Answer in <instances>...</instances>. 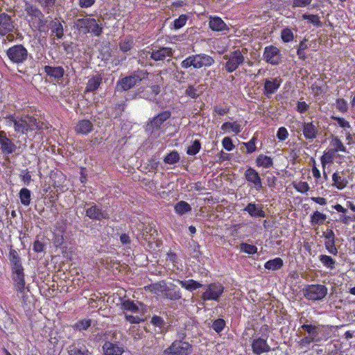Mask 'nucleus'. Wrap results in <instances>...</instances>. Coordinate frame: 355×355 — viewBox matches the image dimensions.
Here are the masks:
<instances>
[{
    "instance_id": "obj_59",
    "label": "nucleus",
    "mask_w": 355,
    "mask_h": 355,
    "mask_svg": "<svg viewBox=\"0 0 355 355\" xmlns=\"http://www.w3.org/2000/svg\"><path fill=\"white\" fill-rule=\"evenodd\" d=\"M319 341H320V338H315L309 337V336H307V337H304V338L300 339V340L298 341V345L302 348L308 347V346H309L311 344V343L319 342Z\"/></svg>"
},
{
    "instance_id": "obj_30",
    "label": "nucleus",
    "mask_w": 355,
    "mask_h": 355,
    "mask_svg": "<svg viewBox=\"0 0 355 355\" xmlns=\"http://www.w3.org/2000/svg\"><path fill=\"white\" fill-rule=\"evenodd\" d=\"M50 183L51 184V186L56 187V188H61L63 187L64 182L66 181V177L61 171H52L50 174Z\"/></svg>"
},
{
    "instance_id": "obj_38",
    "label": "nucleus",
    "mask_w": 355,
    "mask_h": 355,
    "mask_svg": "<svg viewBox=\"0 0 355 355\" xmlns=\"http://www.w3.org/2000/svg\"><path fill=\"white\" fill-rule=\"evenodd\" d=\"M46 74L55 79H60L64 76V69L62 67H49V65H46Z\"/></svg>"
},
{
    "instance_id": "obj_51",
    "label": "nucleus",
    "mask_w": 355,
    "mask_h": 355,
    "mask_svg": "<svg viewBox=\"0 0 355 355\" xmlns=\"http://www.w3.org/2000/svg\"><path fill=\"white\" fill-rule=\"evenodd\" d=\"M324 246L327 251L332 255L336 256L338 253V250L336 246V239H328L324 242Z\"/></svg>"
},
{
    "instance_id": "obj_5",
    "label": "nucleus",
    "mask_w": 355,
    "mask_h": 355,
    "mask_svg": "<svg viewBox=\"0 0 355 355\" xmlns=\"http://www.w3.org/2000/svg\"><path fill=\"white\" fill-rule=\"evenodd\" d=\"M149 73L146 70L134 71L128 76L121 78L116 81L115 89L116 92H122L130 90L136 87L141 81L148 77Z\"/></svg>"
},
{
    "instance_id": "obj_17",
    "label": "nucleus",
    "mask_w": 355,
    "mask_h": 355,
    "mask_svg": "<svg viewBox=\"0 0 355 355\" xmlns=\"http://www.w3.org/2000/svg\"><path fill=\"white\" fill-rule=\"evenodd\" d=\"M67 227L66 223L61 220L60 222H57L53 227V238L52 240L54 243L55 246L59 247L63 245L65 240V231Z\"/></svg>"
},
{
    "instance_id": "obj_29",
    "label": "nucleus",
    "mask_w": 355,
    "mask_h": 355,
    "mask_svg": "<svg viewBox=\"0 0 355 355\" xmlns=\"http://www.w3.org/2000/svg\"><path fill=\"white\" fill-rule=\"evenodd\" d=\"M93 130L94 124L87 119L78 121L75 126V132L80 135H88Z\"/></svg>"
},
{
    "instance_id": "obj_56",
    "label": "nucleus",
    "mask_w": 355,
    "mask_h": 355,
    "mask_svg": "<svg viewBox=\"0 0 355 355\" xmlns=\"http://www.w3.org/2000/svg\"><path fill=\"white\" fill-rule=\"evenodd\" d=\"M133 46V40L132 37H125L119 44V49L123 52H128L130 51Z\"/></svg>"
},
{
    "instance_id": "obj_33",
    "label": "nucleus",
    "mask_w": 355,
    "mask_h": 355,
    "mask_svg": "<svg viewBox=\"0 0 355 355\" xmlns=\"http://www.w3.org/2000/svg\"><path fill=\"white\" fill-rule=\"evenodd\" d=\"M332 186L338 190L345 189L348 184V180L345 177L340 175L339 172H336L332 174Z\"/></svg>"
},
{
    "instance_id": "obj_2",
    "label": "nucleus",
    "mask_w": 355,
    "mask_h": 355,
    "mask_svg": "<svg viewBox=\"0 0 355 355\" xmlns=\"http://www.w3.org/2000/svg\"><path fill=\"white\" fill-rule=\"evenodd\" d=\"M242 338L248 340L251 343L252 353L255 355H261L263 353L270 352L271 347L269 345L268 334L259 335L254 329L245 328L242 334Z\"/></svg>"
},
{
    "instance_id": "obj_43",
    "label": "nucleus",
    "mask_w": 355,
    "mask_h": 355,
    "mask_svg": "<svg viewBox=\"0 0 355 355\" xmlns=\"http://www.w3.org/2000/svg\"><path fill=\"white\" fill-rule=\"evenodd\" d=\"M68 352L69 355H88L89 349L85 345H72Z\"/></svg>"
},
{
    "instance_id": "obj_28",
    "label": "nucleus",
    "mask_w": 355,
    "mask_h": 355,
    "mask_svg": "<svg viewBox=\"0 0 355 355\" xmlns=\"http://www.w3.org/2000/svg\"><path fill=\"white\" fill-rule=\"evenodd\" d=\"M164 295L166 298L171 300H180L182 296L180 288H178V287L174 284L167 286L166 282L164 288Z\"/></svg>"
},
{
    "instance_id": "obj_9",
    "label": "nucleus",
    "mask_w": 355,
    "mask_h": 355,
    "mask_svg": "<svg viewBox=\"0 0 355 355\" xmlns=\"http://www.w3.org/2000/svg\"><path fill=\"white\" fill-rule=\"evenodd\" d=\"M247 49H239L230 51V53L225 54L223 59L226 60L224 67L227 72L231 73L237 70L239 67L243 64L245 60V54L247 53Z\"/></svg>"
},
{
    "instance_id": "obj_11",
    "label": "nucleus",
    "mask_w": 355,
    "mask_h": 355,
    "mask_svg": "<svg viewBox=\"0 0 355 355\" xmlns=\"http://www.w3.org/2000/svg\"><path fill=\"white\" fill-rule=\"evenodd\" d=\"M328 288L325 285L321 284H310L306 285L302 288V294L304 297L313 302L321 300L327 296Z\"/></svg>"
},
{
    "instance_id": "obj_3",
    "label": "nucleus",
    "mask_w": 355,
    "mask_h": 355,
    "mask_svg": "<svg viewBox=\"0 0 355 355\" xmlns=\"http://www.w3.org/2000/svg\"><path fill=\"white\" fill-rule=\"evenodd\" d=\"M8 259L12 266V279L15 282L16 288L19 292L24 293L26 288L25 287L24 268L18 252L11 248Z\"/></svg>"
},
{
    "instance_id": "obj_52",
    "label": "nucleus",
    "mask_w": 355,
    "mask_h": 355,
    "mask_svg": "<svg viewBox=\"0 0 355 355\" xmlns=\"http://www.w3.org/2000/svg\"><path fill=\"white\" fill-rule=\"evenodd\" d=\"M201 148V141L198 139L194 140L191 146L187 147V154L194 156L199 153Z\"/></svg>"
},
{
    "instance_id": "obj_20",
    "label": "nucleus",
    "mask_w": 355,
    "mask_h": 355,
    "mask_svg": "<svg viewBox=\"0 0 355 355\" xmlns=\"http://www.w3.org/2000/svg\"><path fill=\"white\" fill-rule=\"evenodd\" d=\"M15 29V21L12 17L5 13H0V35L4 36Z\"/></svg>"
},
{
    "instance_id": "obj_49",
    "label": "nucleus",
    "mask_w": 355,
    "mask_h": 355,
    "mask_svg": "<svg viewBox=\"0 0 355 355\" xmlns=\"http://www.w3.org/2000/svg\"><path fill=\"white\" fill-rule=\"evenodd\" d=\"M281 38L284 42H292L295 38L293 30L288 27L282 29Z\"/></svg>"
},
{
    "instance_id": "obj_10",
    "label": "nucleus",
    "mask_w": 355,
    "mask_h": 355,
    "mask_svg": "<svg viewBox=\"0 0 355 355\" xmlns=\"http://www.w3.org/2000/svg\"><path fill=\"white\" fill-rule=\"evenodd\" d=\"M25 11L30 17L29 22L34 30H37L40 33L44 31V15L34 5L26 3Z\"/></svg>"
},
{
    "instance_id": "obj_60",
    "label": "nucleus",
    "mask_w": 355,
    "mask_h": 355,
    "mask_svg": "<svg viewBox=\"0 0 355 355\" xmlns=\"http://www.w3.org/2000/svg\"><path fill=\"white\" fill-rule=\"evenodd\" d=\"M226 325V322L223 318L216 319L211 325V328L215 330L216 332L220 333L224 329Z\"/></svg>"
},
{
    "instance_id": "obj_44",
    "label": "nucleus",
    "mask_w": 355,
    "mask_h": 355,
    "mask_svg": "<svg viewBox=\"0 0 355 355\" xmlns=\"http://www.w3.org/2000/svg\"><path fill=\"white\" fill-rule=\"evenodd\" d=\"M302 19H306L310 24L315 26V27H322V22L318 15L303 14Z\"/></svg>"
},
{
    "instance_id": "obj_58",
    "label": "nucleus",
    "mask_w": 355,
    "mask_h": 355,
    "mask_svg": "<svg viewBox=\"0 0 355 355\" xmlns=\"http://www.w3.org/2000/svg\"><path fill=\"white\" fill-rule=\"evenodd\" d=\"M295 189L300 193H306L310 190V186L308 182H299L293 184Z\"/></svg>"
},
{
    "instance_id": "obj_54",
    "label": "nucleus",
    "mask_w": 355,
    "mask_h": 355,
    "mask_svg": "<svg viewBox=\"0 0 355 355\" xmlns=\"http://www.w3.org/2000/svg\"><path fill=\"white\" fill-rule=\"evenodd\" d=\"M188 19V15L186 14L180 15L178 18L175 19L173 21V27L174 29H180L185 26Z\"/></svg>"
},
{
    "instance_id": "obj_53",
    "label": "nucleus",
    "mask_w": 355,
    "mask_h": 355,
    "mask_svg": "<svg viewBox=\"0 0 355 355\" xmlns=\"http://www.w3.org/2000/svg\"><path fill=\"white\" fill-rule=\"evenodd\" d=\"M122 308L127 311L133 313H138L139 311V306L135 304V302L130 301V300H125L122 303Z\"/></svg>"
},
{
    "instance_id": "obj_7",
    "label": "nucleus",
    "mask_w": 355,
    "mask_h": 355,
    "mask_svg": "<svg viewBox=\"0 0 355 355\" xmlns=\"http://www.w3.org/2000/svg\"><path fill=\"white\" fill-rule=\"evenodd\" d=\"M214 64V60L211 55L205 53L192 54L188 55L180 62V67L184 69L193 67L200 69L209 67Z\"/></svg>"
},
{
    "instance_id": "obj_22",
    "label": "nucleus",
    "mask_w": 355,
    "mask_h": 355,
    "mask_svg": "<svg viewBox=\"0 0 355 355\" xmlns=\"http://www.w3.org/2000/svg\"><path fill=\"white\" fill-rule=\"evenodd\" d=\"M342 155H336L332 147L327 148L323 153V155L320 157V163L322 167H327V164H334L335 160L343 159ZM338 163H341V161H336Z\"/></svg>"
},
{
    "instance_id": "obj_45",
    "label": "nucleus",
    "mask_w": 355,
    "mask_h": 355,
    "mask_svg": "<svg viewBox=\"0 0 355 355\" xmlns=\"http://www.w3.org/2000/svg\"><path fill=\"white\" fill-rule=\"evenodd\" d=\"M165 287V282L164 280H161V282H158L156 283H152L150 285L144 286V289L146 291H149L152 293H155L157 291L158 292H162L164 293Z\"/></svg>"
},
{
    "instance_id": "obj_34",
    "label": "nucleus",
    "mask_w": 355,
    "mask_h": 355,
    "mask_svg": "<svg viewBox=\"0 0 355 355\" xmlns=\"http://www.w3.org/2000/svg\"><path fill=\"white\" fill-rule=\"evenodd\" d=\"M330 146H331L336 155H339L338 152L340 151L343 152L344 153H347L348 152L347 148L344 146L341 139L337 136L331 137Z\"/></svg>"
},
{
    "instance_id": "obj_4",
    "label": "nucleus",
    "mask_w": 355,
    "mask_h": 355,
    "mask_svg": "<svg viewBox=\"0 0 355 355\" xmlns=\"http://www.w3.org/2000/svg\"><path fill=\"white\" fill-rule=\"evenodd\" d=\"M79 34H91L94 36H100L103 34V26L98 24L96 19L93 17H83L76 19L73 25Z\"/></svg>"
},
{
    "instance_id": "obj_23",
    "label": "nucleus",
    "mask_w": 355,
    "mask_h": 355,
    "mask_svg": "<svg viewBox=\"0 0 355 355\" xmlns=\"http://www.w3.org/2000/svg\"><path fill=\"white\" fill-rule=\"evenodd\" d=\"M63 20H60V19L54 18L51 21H49L48 24V28L51 32V35L54 36L58 39L62 38L64 35V28H63Z\"/></svg>"
},
{
    "instance_id": "obj_25",
    "label": "nucleus",
    "mask_w": 355,
    "mask_h": 355,
    "mask_svg": "<svg viewBox=\"0 0 355 355\" xmlns=\"http://www.w3.org/2000/svg\"><path fill=\"white\" fill-rule=\"evenodd\" d=\"M103 349L105 355H122L124 348L118 343L106 341L103 345Z\"/></svg>"
},
{
    "instance_id": "obj_32",
    "label": "nucleus",
    "mask_w": 355,
    "mask_h": 355,
    "mask_svg": "<svg viewBox=\"0 0 355 355\" xmlns=\"http://www.w3.org/2000/svg\"><path fill=\"white\" fill-rule=\"evenodd\" d=\"M209 27L213 31H225V30H229L230 28L225 24L222 18L219 17H210L209 21Z\"/></svg>"
},
{
    "instance_id": "obj_37",
    "label": "nucleus",
    "mask_w": 355,
    "mask_h": 355,
    "mask_svg": "<svg viewBox=\"0 0 355 355\" xmlns=\"http://www.w3.org/2000/svg\"><path fill=\"white\" fill-rule=\"evenodd\" d=\"M327 218L326 214L315 210L310 216V223L312 226L322 225L325 223Z\"/></svg>"
},
{
    "instance_id": "obj_41",
    "label": "nucleus",
    "mask_w": 355,
    "mask_h": 355,
    "mask_svg": "<svg viewBox=\"0 0 355 355\" xmlns=\"http://www.w3.org/2000/svg\"><path fill=\"white\" fill-rule=\"evenodd\" d=\"M192 209L191 205L185 200H180V202H177L174 205V211L179 216H183L189 211H191Z\"/></svg>"
},
{
    "instance_id": "obj_47",
    "label": "nucleus",
    "mask_w": 355,
    "mask_h": 355,
    "mask_svg": "<svg viewBox=\"0 0 355 355\" xmlns=\"http://www.w3.org/2000/svg\"><path fill=\"white\" fill-rule=\"evenodd\" d=\"M239 250L242 252L248 254L249 255H253L257 252L258 248L256 245H250L248 243H241L239 244Z\"/></svg>"
},
{
    "instance_id": "obj_64",
    "label": "nucleus",
    "mask_w": 355,
    "mask_h": 355,
    "mask_svg": "<svg viewBox=\"0 0 355 355\" xmlns=\"http://www.w3.org/2000/svg\"><path fill=\"white\" fill-rule=\"evenodd\" d=\"M230 107H220V106H214L213 110V116H216V115H225L229 113Z\"/></svg>"
},
{
    "instance_id": "obj_14",
    "label": "nucleus",
    "mask_w": 355,
    "mask_h": 355,
    "mask_svg": "<svg viewBox=\"0 0 355 355\" xmlns=\"http://www.w3.org/2000/svg\"><path fill=\"white\" fill-rule=\"evenodd\" d=\"M281 51L275 45L270 44L266 46L263 52L264 61L272 65L279 64L282 62Z\"/></svg>"
},
{
    "instance_id": "obj_40",
    "label": "nucleus",
    "mask_w": 355,
    "mask_h": 355,
    "mask_svg": "<svg viewBox=\"0 0 355 355\" xmlns=\"http://www.w3.org/2000/svg\"><path fill=\"white\" fill-rule=\"evenodd\" d=\"M318 260L327 269L334 270L336 268V261L331 256L320 254L318 256Z\"/></svg>"
},
{
    "instance_id": "obj_8",
    "label": "nucleus",
    "mask_w": 355,
    "mask_h": 355,
    "mask_svg": "<svg viewBox=\"0 0 355 355\" xmlns=\"http://www.w3.org/2000/svg\"><path fill=\"white\" fill-rule=\"evenodd\" d=\"M184 333L181 338L176 339L163 351L162 355H190L193 352V345L191 343L184 340Z\"/></svg>"
},
{
    "instance_id": "obj_21",
    "label": "nucleus",
    "mask_w": 355,
    "mask_h": 355,
    "mask_svg": "<svg viewBox=\"0 0 355 355\" xmlns=\"http://www.w3.org/2000/svg\"><path fill=\"white\" fill-rule=\"evenodd\" d=\"M86 216L92 220H101L103 219H108L109 215L105 211H103L101 208L95 203H92L91 207L86 209Z\"/></svg>"
},
{
    "instance_id": "obj_19",
    "label": "nucleus",
    "mask_w": 355,
    "mask_h": 355,
    "mask_svg": "<svg viewBox=\"0 0 355 355\" xmlns=\"http://www.w3.org/2000/svg\"><path fill=\"white\" fill-rule=\"evenodd\" d=\"M0 150L5 155L12 154L17 150L16 145L7 137L3 130L0 131Z\"/></svg>"
},
{
    "instance_id": "obj_46",
    "label": "nucleus",
    "mask_w": 355,
    "mask_h": 355,
    "mask_svg": "<svg viewBox=\"0 0 355 355\" xmlns=\"http://www.w3.org/2000/svg\"><path fill=\"white\" fill-rule=\"evenodd\" d=\"M180 159V154L177 150H173L171 153L166 154L164 157V162L166 164H176Z\"/></svg>"
},
{
    "instance_id": "obj_1",
    "label": "nucleus",
    "mask_w": 355,
    "mask_h": 355,
    "mask_svg": "<svg viewBox=\"0 0 355 355\" xmlns=\"http://www.w3.org/2000/svg\"><path fill=\"white\" fill-rule=\"evenodd\" d=\"M6 125L13 126L15 131L19 134H26L28 130H42V123L33 116L24 117L9 115L6 118Z\"/></svg>"
},
{
    "instance_id": "obj_55",
    "label": "nucleus",
    "mask_w": 355,
    "mask_h": 355,
    "mask_svg": "<svg viewBox=\"0 0 355 355\" xmlns=\"http://www.w3.org/2000/svg\"><path fill=\"white\" fill-rule=\"evenodd\" d=\"M301 327L303 329L305 330V331L308 332L309 336H312V338H318V328L317 326L313 324H304Z\"/></svg>"
},
{
    "instance_id": "obj_39",
    "label": "nucleus",
    "mask_w": 355,
    "mask_h": 355,
    "mask_svg": "<svg viewBox=\"0 0 355 355\" xmlns=\"http://www.w3.org/2000/svg\"><path fill=\"white\" fill-rule=\"evenodd\" d=\"M242 126L237 121H225L221 125V129L223 131L231 130L234 134L238 135L242 130Z\"/></svg>"
},
{
    "instance_id": "obj_15",
    "label": "nucleus",
    "mask_w": 355,
    "mask_h": 355,
    "mask_svg": "<svg viewBox=\"0 0 355 355\" xmlns=\"http://www.w3.org/2000/svg\"><path fill=\"white\" fill-rule=\"evenodd\" d=\"M244 176L247 182L252 184L255 190L260 191L263 189L261 177L254 168L251 166L247 167Z\"/></svg>"
},
{
    "instance_id": "obj_50",
    "label": "nucleus",
    "mask_w": 355,
    "mask_h": 355,
    "mask_svg": "<svg viewBox=\"0 0 355 355\" xmlns=\"http://www.w3.org/2000/svg\"><path fill=\"white\" fill-rule=\"evenodd\" d=\"M19 198L21 204L28 206L31 202V191L26 188H22L19 191Z\"/></svg>"
},
{
    "instance_id": "obj_35",
    "label": "nucleus",
    "mask_w": 355,
    "mask_h": 355,
    "mask_svg": "<svg viewBox=\"0 0 355 355\" xmlns=\"http://www.w3.org/2000/svg\"><path fill=\"white\" fill-rule=\"evenodd\" d=\"M177 281L183 288L190 291V292L200 288L203 286L200 282L193 279L187 280L177 279Z\"/></svg>"
},
{
    "instance_id": "obj_62",
    "label": "nucleus",
    "mask_w": 355,
    "mask_h": 355,
    "mask_svg": "<svg viewBox=\"0 0 355 355\" xmlns=\"http://www.w3.org/2000/svg\"><path fill=\"white\" fill-rule=\"evenodd\" d=\"M184 94L187 96H189L192 98H197L200 95V94L198 93L197 88L193 87V85H188L184 92Z\"/></svg>"
},
{
    "instance_id": "obj_48",
    "label": "nucleus",
    "mask_w": 355,
    "mask_h": 355,
    "mask_svg": "<svg viewBox=\"0 0 355 355\" xmlns=\"http://www.w3.org/2000/svg\"><path fill=\"white\" fill-rule=\"evenodd\" d=\"M333 209L340 211V213H343L342 215L339 216V220H340L341 223H348L350 217L346 214V213H347V209L344 208L341 204H336L333 206Z\"/></svg>"
},
{
    "instance_id": "obj_42",
    "label": "nucleus",
    "mask_w": 355,
    "mask_h": 355,
    "mask_svg": "<svg viewBox=\"0 0 355 355\" xmlns=\"http://www.w3.org/2000/svg\"><path fill=\"white\" fill-rule=\"evenodd\" d=\"M284 266V260L278 257L277 258L268 260L264 263V268L268 270H276L282 268Z\"/></svg>"
},
{
    "instance_id": "obj_57",
    "label": "nucleus",
    "mask_w": 355,
    "mask_h": 355,
    "mask_svg": "<svg viewBox=\"0 0 355 355\" xmlns=\"http://www.w3.org/2000/svg\"><path fill=\"white\" fill-rule=\"evenodd\" d=\"M257 141V137L255 136L252 137L250 141H246L245 143H243L246 148V153L248 154L253 153L257 150L256 141Z\"/></svg>"
},
{
    "instance_id": "obj_26",
    "label": "nucleus",
    "mask_w": 355,
    "mask_h": 355,
    "mask_svg": "<svg viewBox=\"0 0 355 355\" xmlns=\"http://www.w3.org/2000/svg\"><path fill=\"white\" fill-rule=\"evenodd\" d=\"M102 74L91 75V76L88 77L85 92H92L98 90V87L102 85Z\"/></svg>"
},
{
    "instance_id": "obj_31",
    "label": "nucleus",
    "mask_w": 355,
    "mask_h": 355,
    "mask_svg": "<svg viewBox=\"0 0 355 355\" xmlns=\"http://www.w3.org/2000/svg\"><path fill=\"white\" fill-rule=\"evenodd\" d=\"M173 50L170 47H162L158 50H154L152 51L150 58L155 61H163L168 56H172Z\"/></svg>"
},
{
    "instance_id": "obj_16",
    "label": "nucleus",
    "mask_w": 355,
    "mask_h": 355,
    "mask_svg": "<svg viewBox=\"0 0 355 355\" xmlns=\"http://www.w3.org/2000/svg\"><path fill=\"white\" fill-rule=\"evenodd\" d=\"M282 83V78L279 77L266 78L263 83V94L266 97L271 98L272 94L279 89Z\"/></svg>"
},
{
    "instance_id": "obj_61",
    "label": "nucleus",
    "mask_w": 355,
    "mask_h": 355,
    "mask_svg": "<svg viewBox=\"0 0 355 355\" xmlns=\"http://www.w3.org/2000/svg\"><path fill=\"white\" fill-rule=\"evenodd\" d=\"M92 325L91 319H82L75 323L74 327L78 330L87 329Z\"/></svg>"
},
{
    "instance_id": "obj_24",
    "label": "nucleus",
    "mask_w": 355,
    "mask_h": 355,
    "mask_svg": "<svg viewBox=\"0 0 355 355\" xmlns=\"http://www.w3.org/2000/svg\"><path fill=\"white\" fill-rule=\"evenodd\" d=\"M318 127L313 124V121L302 123V133L304 137L307 140L315 139L318 135Z\"/></svg>"
},
{
    "instance_id": "obj_36",
    "label": "nucleus",
    "mask_w": 355,
    "mask_h": 355,
    "mask_svg": "<svg viewBox=\"0 0 355 355\" xmlns=\"http://www.w3.org/2000/svg\"><path fill=\"white\" fill-rule=\"evenodd\" d=\"M256 166L263 168H270L273 166L274 161L272 157L265 155V154H259L255 159Z\"/></svg>"
},
{
    "instance_id": "obj_27",
    "label": "nucleus",
    "mask_w": 355,
    "mask_h": 355,
    "mask_svg": "<svg viewBox=\"0 0 355 355\" xmlns=\"http://www.w3.org/2000/svg\"><path fill=\"white\" fill-rule=\"evenodd\" d=\"M252 217H266V214L263 209L261 204H256L254 202H250L243 209Z\"/></svg>"
},
{
    "instance_id": "obj_18",
    "label": "nucleus",
    "mask_w": 355,
    "mask_h": 355,
    "mask_svg": "<svg viewBox=\"0 0 355 355\" xmlns=\"http://www.w3.org/2000/svg\"><path fill=\"white\" fill-rule=\"evenodd\" d=\"M172 113L170 110H164L157 114L152 118L148 124V128L152 130H159L163 123L171 117Z\"/></svg>"
},
{
    "instance_id": "obj_13",
    "label": "nucleus",
    "mask_w": 355,
    "mask_h": 355,
    "mask_svg": "<svg viewBox=\"0 0 355 355\" xmlns=\"http://www.w3.org/2000/svg\"><path fill=\"white\" fill-rule=\"evenodd\" d=\"M6 55L13 63L21 64L26 60L28 51L22 44H15L6 51Z\"/></svg>"
},
{
    "instance_id": "obj_63",
    "label": "nucleus",
    "mask_w": 355,
    "mask_h": 355,
    "mask_svg": "<svg viewBox=\"0 0 355 355\" xmlns=\"http://www.w3.org/2000/svg\"><path fill=\"white\" fill-rule=\"evenodd\" d=\"M333 120L336 121L338 125L343 128L345 130L347 131V130H349V128H351V125L349 124V121L345 119L343 117H339V116H333Z\"/></svg>"
},
{
    "instance_id": "obj_12",
    "label": "nucleus",
    "mask_w": 355,
    "mask_h": 355,
    "mask_svg": "<svg viewBox=\"0 0 355 355\" xmlns=\"http://www.w3.org/2000/svg\"><path fill=\"white\" fill-rule=\"evenodd\" d=\"M224 286L220 282L209 283L205 287V291L201 294V299L204 302L214 300L219 302L224 292Z\"/></svg>"
},
{
    "instance_id": "obj_6",
    "label": "nucleus",
    "mask_w": 355,
    "mask_h": 355,
    "mask_svg": "<svg viewBox=\"0 0 355 355\" xmlns=\"http://www.w3.org/2000/svg\"><path fill=\"white\" fill-rule=\"evenodd\" d=\"M44 236H37L33 243L32 250L29 252L32 259V263L37 268L38 275H42L44 269V261H43V257L44 256Z\"/></svg>"
}]
</instances>
